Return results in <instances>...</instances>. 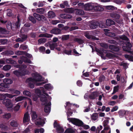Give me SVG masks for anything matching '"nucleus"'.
<instances>
[{
    "mask_svg": "<svg viewBox=\"0 0 133 133\" xmlns=\"http://www.w3.org/2000/svg\"><path fill=\"white\" fill-rule=\"evenodd\" d=\"M60 16L62 18L64 19H70L72 17L71 15L67 14H61Z\"/></svg>",
    "mask_w": 133,
    "mask_h": 133,
    "instance_id": "dca6fc26",
    "label": "nucleus"
},
{
    "mask_svg": "<svg viewBox=\"0 0 133 133\" xmlns=\"http://www.w3.org/2000/svg\"><path fill=\"white\" fill-rule=\"evenodd\" d=\"M105 8L109 10H113L115 9V7L112 6L108 5L106 6Z\"/></svg>",
    "mask_w": 133,
    "mask_h": 133,
    "instance_id": "09e8293b",
    "label": "nucleus"
},
{
    "mask_svg": "<svg viewBox=\"0 0 133 133\" xmlns=\"http://www.w3.org/2000/svg\"><path fill=\"white\" fill-rule=\"evenodd\" d=\"M48 16L49 18H52L55 17L56 15L54 12L50 11L48 12Z\"/></svg>",
    "mask_w": 133,
    "mask_h": 133,
    "instance_id": "4be33fe9",
    "label": "nucleus"
},
{
    "mask_svg": "<svg viewBox=\"0 0 133 133\" xmlns=\"http://www.w3.org/2000/svg\"><path fill=\"white\" fill-rule=\"evenodd\" d=\"M74 40L75 42H77L79 44H82L84 43V41L79 38H75Z\"/></svg>",
    "mask_w": 133,
    "mask_h": 133,
    "instance_id": "393cba45",
    "label": "nucleus"
},
{
    "mask_svg": "<svg viewBox=\"0 0 133 133\" xmlns=\"http://www.w3.org/2000/svg\"><path fill=\"white\" fill-rule=\"evenodd\" d=\"M0 127L2 129L4 130H7L8 128V127L7 126L2 124H1L0 125Z\"/></svg>",
    "mask_w": 133,
    "mask_h": 133,
    "instance_id": "4d7b16f0",
    "label": "nucleus"
},
{
    "mask_svg": "<svg viewBox=\"0 0 133 133\" xmlns=\"http://www.w3.org/2000/svg\"><path fill=\"white\" fill-rule=\"evenodd\" d=\"M74 132L75 131L72 129L68 128L65 130L64 133H74Z\"/></svg>",
    "mask_w": 133,
    "mask_h": 133,
    "instance_id": "c9c22d12",
    "label": "nucleus"
},
{
    "mask_svg": "<svg viewBox=\"0 0 133 133\" xmlns=\"http://www.w3.org/2000/svg\"><path fill=\"white\" fill-rule=\"evenodd\" d=\"M69 35H64L62 36L61 39L62 41L67 40L69 38Z\"/></svg>",
    "mask_w": 133,
    "mask_h": 133,
    "instance_id": "473e14b6",
    "label": "nucleus"
},
{
    "mask_svg": "<svg viewBox=\"0 0 133 133\" xmlns=\"http://www.w3.org/2000/svg\"><path fill=\"white\" fill-rule=\"evenodd\" d=\"M14 74L17 77L23 76L24 75V74L21 72H19L17 70H14L13 71Z\"/></svg>",
    "mask_w": 133,
    "mask_h": 133,
    "instance_id": "412c9836",
    "label": "nucleus"
},
{
    "mask_svg": "<svg viewBox=\"0 0 133 133\" xmlns=\"http://www.w3.org/2000/svg\"><path fill=\"white\" fill-rule=\"evenodd\" d=\"M65 12L70 14L74 12L73 9L72 8H68L65 9Z\"/></svg>",
    "mask_w": 133,
    "mask_h": 133,
    "instance_id": "7c9ffc66",
    "label": "nucleus"
},
{
    "mask_svg": "<svg viewBox=\"0 0 133 133\" xmlns=\"http://www.w3.org/2000/svg\"><path fill=\"white\" fill-rule=\"evenodd\" d=\"M14 66L17 68H19V69L20 70H22L23 69L26 68V66L25 65H21L19 64H15L14 65Z\"/></svg>",
    "mask_w": 133,
    "mask_h": 133,
    "instance_id": "5701e85b",
    "label": "nucleus"
},
{
    "mask_svg": "<svg viewBox=\"0 0 133 133\" xmlns=\"http://www.w3.org/2000/svg\"><path fill=\"white\" fill-rule=\"evenodd\" d=\"M46 41V39L44 38H41L38 40L39 43L41 44L42 43H44Z\"/></svg>",
    "mask_w": 133,
    "mask_h": 133,
    "instance_id": "5fc2aeb1",
    "label": "nucleus"
},
{
    "mask_svg": "<svg viewBox=\"0 0 133 133\" xmlns=\"http://www.w3.org/2000/svg\"><path fill=\"white\" fill-rule=\"evenodd\" d=\"M109 123V120H105L103 122V127L107 126L108 125V124Z\"/></svg>",
    "mask_w": 133,
    "mask_h": 133,
    "instance_id": "e2e57ef3",
    "label": "nucleus"
},
{
    "mask_svg": "<svg viewBox=\"0 0 133 133\" xmlns=\"http://www.w3.org/2000/svg\"><path fill=\"white\" fill-rule=\"evenodd\" d=\"M14 54V52L12 51H8L5 52V54L7 55H12Z\"/></svg>",
    "mask_w": 133,
    "mask_h": 133,
    "instance_id": "774afa93",
    "label": "nucleus"
},
{
    "mask_svg": "<svg viewBox=\"0 0 133 133\" xmlns=\"http://www.w3.org/2000/svg\"><path fill=\"white\" fill-rule=\"evenodd\" d=\"M48 45L51 50H53L57 46V43H52L51 42H48Z\"/></svg>",
    "mask_w": 133,
    "mask_h": 133,
    "instance_id": "9b49d317",
    "label": "nucleus"
},
{
    "mask_svg": "<svg viewBox=\"0 0 133 133\" xmlns=\"http://www.w3.org/2000/svg\"><path fill=\"white\" fill-rule=\"evenodd\" d=\"M35 92L37 94L38 97L40 96L42 94L41 90L38 89H36L35 90Z\"/></svg>",
    "mask_w": 133,
    "mask_h": 133,
    "instance_id": "8fccbe9b",
    "label": "nucleus"
},
{
    "mask_svg": "<svg viewBox=\"0 0 133 133\" xmlns=\"http://www.w3.org/2000/svg\"><path fill=\"white\" fill-rule=\"evenodd\" d=\"M3 103L8 108H11L12 107L11 101L9 99H4L3 101Z\"/></svg>",
    "mask_w": 133,
    "mask_h": 133,
    "instance_id": "6e6552de",
    "label": "nucleus"
},
{
    "mask_svg": "<svg viewBox=\"0 0 133 133\" xmlns=\"http://www.w3.org/2000/svg\"><path fill=\"white\" fill-rule=\"evenodd\" d=\"M72 105H73V104L69 102H66V105L65 106V107L66 108V107H68V109L69 108H70Z\"/></svg>",
    "mask_w": 133,
    "mask_h": 133,
    "instance_id": "338daca9",
    "label": "nucleus"
},
{
    "mask_svg": "<svg viewBox=\"0 0 133 133\" xmlns=\"http://www.w3.org/2000/svg\"><path fill=\"white\" fill-rule=\"evenodd\" d=\"M11 117V115L10 113H6L3 115L4 118L8 119Z\"/></svg>",
    "mask_w": 133,
    "mask_h": 133,
    "instance_id": "4c0bfd02",
    "label": "nucleus"
},
{
    "mask_svg": "<svg viewBox=\"0 0 133 133\" xmlns=\"http://www.w3.org/2000/svg\"><path fill=\"white\" fill-rule=\"evenodd\" d=\"M29 114L27 113H25L24 115L23 121L24 123H25L29 121Z\"/></svg>",
    "mask_w": 133,
    "mask_h": 133,
    "instance_id": "b1692460",
    "label": "nucleus"
},
{
    "mask_svg": "<svg viewBox=\"0 0 133 133\" xmlns=\"http://www.w3.org/2000/svg\"><path fill=\"white\" fill-rule=\"evenodd\" d=\"M103 8L101 6H100L98 5H95L94 10L95 11H103Z\"/></svg>",
    "mask_w": 133,
    "mask_h": 133,
    "instance_id": "a211bd4d",
    "label": "nucleus"
},
{
    "mask_svg": "<svg viewBox=\"0 0 133 133\" xmlns=\"http://www.w3.org/2000/svg\"><path fill=\"white\" fill-rule=\"evenodd\" d=\"M95 50L96 52L101 55H103V53L106 52V50L103 48H101L99 49L96 47L95 48Z\"/></svg>",
    "mask_w": 133,
    "mask_h": 133,
    "instance_id": "2eb2a0df",
    "label": "nucleus"
},
{
    "mask_svg": "<svg viewBox=\"0 0 133 133\" xmlns=\"http://www.w3.org/2000/svg\"><path fill=\"white\" fill-rule=\"evenodd\" d=\"M68 120L74 125L81 127L83 125V122L81 120L75 118H68Z\"/></svg>",
    "mask_w": 133,
    "mask_h": 133,
    "instance_id": "f257e3e1",
    "label": "nucleus"
},
{
    "mask_svg": "<svg viewBox=\"0 0 133 133\" xmlns=\"http://www.w3.org/2000/svg\"><path fill=\"white\" fill-rule=\"evenodd\" d=\"M6 62L8 63H10L11 64H15L16 62L14 60L12 59H7L6 60Z\"/></svg>",
    "mask_w": 133,
    "mask_h": 133,
    "instance_id": "37998d69",
    "label": "nucleus"
},
{
    "mask_svg": "<svg viewBox=\"0 0 133 133\" xmlns=\"http://www.w3.org/2000/svg\"><path fill=\"white\" fill-rule=\"evenodd\" d=\"M54 128H56V130L58 133H63L64 129L57 122V121H55L53 124Z\"/></svg>",
    "mask_w": 133,
    "mask_h": 133,
    "instance_id": "39448f33",
    "label": "nucleus"
},
{
    "mask_svg": "<svg viewBox=\"0 0 133 133\" xmlns=\"http://www.w3.org/2000/svg\"><path fill=\"white\" fill-rule=\"evenodd\" d=\"M120 38L123 40H125L128 41H129V39L125 35L121 36L120 37Z\"/></svg>",
    "mask_w": 133,
    "mask_h": 133,
    "instance_id": "de8ad7c7",
    "label": "nucleus"
},
{
    "mask_svg": "<svg viewBox=\"0 0 133 133\" xmlns=\"http://www.w3.org/2000/svg\"><path fill=\"white\" fill-rule=\"evenodd\" d=\"M106 24L107 26H110L112 25H115V23L112 20L108 19L106 21Z\"/></svg>",
    "mask_w": 133,
    "mask_h": 133,
    "instance_id": "ddd939ff",
    "label": "nucleus"
},
{
    "mask_svg": "<svg viewBox=\"0 0 133 133\" xmlns=\"http://www.w3.org/2000/svg\"><path fill=\"white\" fill-rule=\"evenodd\" d=\"M20 58L21 60H18V62L19 64H22L23 62L24 61V59L26 58L24 56H22L20 57Z\"/></svg>",
    "mask_w": 133,
    "mask_h": 133,
    "instance_id": "6e6d98bb",
    "label": "nucleus"
},
{
    "mask_svg": "<svg viewBox=\"0 0 133 133\" xmlns=\"http://www.w3.org/2000/svg\"><path fill=\"white\" fill-rule=\"evenodd\" d=\"M42 78V76L38 74H34V77L33 78H29L28 80L29 81L32 82H37L41 81Z\"/></svg>",
    "mask_w": 133,
    "mask_h": 133,
    "instance_id": "0eeeda50",
    "label": "nucleus"
},
{
    "mask_svg": "<svg viewBox=\"0 0 133 133\" xmlns=\"http://www.w3.org/2000/svg\"><path fill=\"white\" fill-rule=\"evenodd\" d=\"M90 3H88L84 5V9L85 10H88Z\"/></svg>",
    "mask_w": 133,
    "mask_h": 133,
    "instance_id": "bf43d9fd",
    "label": "nucleus"
},
{
    "mask_svg": "<svg viewBox=\"0 0 133 133\" xmlns=\"http://www.w3.org/2000/svg\"><path fill=\"white\" fill-rule=\"evenodd\" d=\"M10 125L13 127H16L18 126V124L16 121L12 120L10 122Z\"/></svg>",
    "mask_w": 133,
    "mask_h": 133,
    "instance_id": "cd10ccee",
    "label": "nucleus"
},
{
    "mask_svg": "<svg viewBox=\"0 0 133 133\" xmlns=\"http://www.w3.org/2000/svg\"><path fill=\"white\" fill-rule=\"evenodd\" d=\"M122 43H123L125 45V46H123L122 47L123 50L125 51L128 52L130 53L131 51L132 45L128 41H126L124 42L123 41L121 42Z\"/></svg>",
    "mask_w": 133,
    "mask_h": 133,
    "instance_id": "20e7f679",
    "label": "nucleus"
},
{
    "mask_svg": "<svg viewBox=\"0 0 133 133\" xmlns=\"http://www.w3.org/2000/svg\"><path fill=\"white\" fill-rule=\"evenodd\" d=\"M125 57L128 58L129 61L133 62V56L129 55H125Z\"/></svg>",
    "mask_w": 133,
    "mask_h": 133,
    "instance_id": "c03bdc74",
    "label": "nucleus"
},
{
    "mask_svg": "<svg viewBox=\"0 0 133 133\" xmlns=\"http://www.w3.org/2000/svg\"><path fill=\"white\" fill-rule=\"evenodd\" d=\"M37 116L36 114V112L35 111H33L32 114V119H35L37 117Z\"/></svg>",
    "mask_w": 133,
    "mask_h": 133,
    "instance_id": "680f3d73",
    "label": "nucleus"
},
{
    "mask_svg": "<svg viewBox=\"0 0 133 133\" xmlns=\"http://www.w3.org/2000/svg\"><path fill=\"white\" fill-rule=\"evenodd\" d=\"M26 98V97L23 96H19L16 98L15 100L16 102H18L25 99Z\"/></svg>",
    "mask_w": 133,
    "mask_h": 133,
    "instance_id": "bb28decb",
    "label": "nucleus"
},
{
    "mask_svg": "<svg viewBox=\"0 0 133 133\" xmlns=\"http://www.w3.org/2000/svg\"><path fill=\"white\" fill-rule=\"evenodd\" d=\"M61 30L58 28H54L50 31V33L51 34H58L61 33Z\"/></svg>",
    "mask_w": 133,
    "mask_h": 133,
    "instance_id": "f8f14e48",
    "label": "nucleus"
},
{
    "mask_svg": "<svg viewBox=\"0 0 133 133\" xmlns=\"http://www.w3.org/2000/svg\"><path fill=\"white\" fill-rule=\"evenodd\" d=\"M12 11L10 9H8L7 10L6 15L9 17L11 16L12 15Z\"/></svg>",
    "mask_w": 133,
    "mask_h": 133,
    "instance_id": "49530a36",
    "label": "nucleus"
},
{
    "mask_svg": "<svg viewBox=\"0 0 133 133\" xmlns=\"http://www.w3.org/2000/svg\"><path fill=\"white\" fill-rule=\"evenodd\" d=\"M118 114L120 118L123 117L126 114V111L123 110H120L118 112Z\"/></svg>",
    "mask_w": 133,
    "mask_h": 133,
    "instance_id": "f3484780",
    "label": "nucleus"
},
{
    "mask_svg": "<svg viewBox=\"0 0 133 133\" xmlns=\"http://www.w3.org/2000/svg\"><path fill=\"white\" fill-rule=\"evenodd\" d=\"M3 83H1L0 85L3 87L8 88H9V85L11 84L13 81L10 79L5 78L3 79Z\"/></svg>",
    "mask_w": 133,
    "mask_h": 133,
    "instance_id": "423d86ee",
    "label": "nucleus"
},
{
    "mask_svg": "<svg viewBox=\"0 0 133 133\" xmlns=\"http://www.w3.org/2000/svg\"><path fill=\"white\" fill-rule=\"evenodd\" d=\"M45 10L44 8H37L36 9L37 12L41 14H43L45 12Z\"/></svg>",
    "mask_w": 133,
    "mask_h": 133,
    "instance_id": "a878e982",
    "label": "nucleus"
},
{
    "mask_svg": "<svg viewBox=\"0 0 133 133\" xmlns=\"http://www.w3.org/2000/svg\"><path fill=\"white\" fill-rule=\"evenodd\" d=\"M17 17L18 18V21L16 23L15 25L16 26L17 28H18L20 25V24L19 23L20 19L18 17V16H17Z\"/></svg>",
    "mask_w": 133,
    "mask_h": 133,
    "instance_id": "69168bd1",
    "label": "nucleus"
},
{
    "mask_svg": "<svg viewBox=\"0 0 133 133\" xmlns=\"http://www.w3.org/2000/svg\"><path fill=\"white\" fill-rule=\"evenodd\" d=\"M45 2H44L39 1L38 4V7L43 6L45 4Z\"/></svg>",
    "mask_w": 133,
    "mask_h": 133,
    "instance_id": "864d4df0",
    "label": "nucleus"
},
{
    "mask_svg": "<svg viewBox=\"0 0 133 133\" xmlns=\"http://www.w3.org/2000/svg\"><path fill=\"white\" fill-rule=\"evenodd\" d=\"M105 79V76L104 75H102L99 77V81L100 83H104Z\"/></svg>",
    "mask_w": 133,
    "mask_h": 133,
    "instance_id": "e433bc0d",
    "label": "nucleus"
},
{
    "mask_svg": "<svg viewBox=\"0 0 133 133\" xmlns=\"http://www.w3.org/2000/svg\"><path fill=\"white\" fill-rule=\"evenodd\" d=\"M8 40L7 39H0V43L2 44H5L7 43Z\"/></svg>",
    "mask_w": 133,
    "mask_h": 133,
    "instance_id": "603ef678",
    "label": "nucleus"
},
{
    "mask_svg": "<svg viewBox=\"0 0 133 133\" xmlns=\"http://www.w3.org/2000/svg\"><path fill=\"white\" fill-rule=\"evenodd\" d=\"M73 112L70 108H69L68 109V111L67 112V118H69L70 116H71L73 114Z\"/></svg>",
    "mask_w": 133,
    "mask_h": 133,
    "instance_id": "2f4dec72",
    "label": "nucleus"
},
{
    "mask_svg": "<svg viewBox=\"0 0 133 133\" xmlns=\"http://www.w3.org/2000/svg\"><path fill=\"white\" fill-rule=\"evenodd\" d=\"M11 68V66L10 65H7L4 66L3 68L4 70L6 71L10 69Z\"/></svg>",
    "mask_w": 133,
    "mask_h": 133,
    "instance_id": "79ce46f5",
    "label": "nucleus"
},
{
    "mask_svg": "<svg viewBox=\"0 0 133 133\" xmlns=\"http://www.w3.org/2000/svg\"><path fill=\"white\" fill-rule=\"evenodd\" d=\"M98 96V94L96 92H93L89 96V98L91 99H94Z\"/></svg>",
    "mask_w": 133,
    "mask_h": 133,
    "instance_id": "6ab92c4d",
    "label": "nucleus"
},
{
    "mask_svg": "<svg viewBox=\"0 0 133 133\" xmlns=\"http://www.w3.org/2000/svg\"><path fill=\"white\" fill-rule=\"evenodd\" d=\"M101 25L100 24L99 22L96 21H92L90 22L89 26L91 29H95L97 28L98 25L102 28H106L105 25L103 24Z\"/></svg>",
    "mask_w": 133,
    "mask_h": 133,
    "instance_id": "7ed1b4c3",
    "label": "nucleus"
},
{
    "mask_svg": "<svg viewBox=\"0 0 133 133\" xmlns=\"http://www.w3.org/2000/svg\"><path fill=\"white\" fill-rule=\"evenodd\" d=\"M11 91L12 94H14L17 95H19L20 93V91L14 89H11Z\"/></svg>",
    "mask_w": 133,
    "mask_h": 133,
    "instance_id": "ea45409f",
    "label": "nucleus"
},
{
    "mask_svg": "<svg viewBox=\"0 0 133 133\" xmlns=\"http://www.w3.org/2000/svg\"><path fill=\"white\" fill-rule=\"evenodd\" d=\"M84 12L81 9H78L76 12V14L77 15H82L84 14Z\"/></svg>",
    "mask_w": 133,
    "mask_h": 133,
    "instance_id": "c756f323",
    "label": "nucleus"
},
{
    "mask_svg": "<svg viewBox=\"0 0 133 133\" xmlns=\"http://www.w3.org/2000/svg\"><path fill=\"white\" fill-rule=\"evenodd\" d=\"M44 87L46 89H51L53 88V87L49 83L45 84L44 86Z\"/></svg>",
    "mask_w": 133,
    "mask_h": 133,
    "instance_id": "a19ab883",
    "label": "nucleus"
},
{
    "mask_svg": "<svg viewBox=\"0 0 133 133\" xmlns=\"http://www.w3.org/2000/svg\"><path fill=\"white\" fill-rule=\"evenodd\" d=\"M33 15L35 18L38 20L39 21H41V15L34 13L33 14Z\"/></svg>",
    "mask_w": 133,
    "mask_h": 133,
    "instance_id": "f704fd0d",
    "label": "nucleus"
},
{
    "mask_svg": "<svg viewBox=\"0 0 133 133\" xmlns=\"http://www.w3.org/2000/svg\"><path fill=\"white\" fill-rule=\"evenodd\" d=\"M45 122L44 120L39 121L37 122V124L39 125H42L44 124Z\"/></svg>",
    "mask_w": 133,
    "mask_h": 133,
    "instance_id": "0e129e2a",
    "label": "nucleus"
},
{
    "mask_svg": "<svg viewBox=\"0 0 133 133\" xmlns=\"http://www.w3.org/2000/svg\"><path fill=\"white\" fill-rule=\"evenodd\" d=\"M98 118V115L97 113L93 114L91 116V119L94 121H95Z\"/></svg>",
    "mask_w": 133,
    "mask_h": 133,
    "instance_id": "c85d7f7f",
    "label": "nucleus"
},
{
    "mask_svg": "<svg viewBox=\"0 0 133 133\" xmlns=\"http://www.w3.org/2000/svg\"><path fill=\"white\" fill-rule=\"evenodd\" d=\"M42 92L44 94H42L39 97H40L41 101L42 102H44L45 103L44 104H45L48 103L47 98L50 99L51 98L47 93H46L45 91H43Z\"/></svg>",
    "mask_w": 133,
    "mask_h": 133,
    "instance_id": "f03ea898",
    "label": "nucleus"
},
{
    "mask_svg": "<svg viewBox=\"0 0 133 133\" xmlns=\"http://www.w3.org/2000/svg\"><path fill=\"white\" fill-rule=\"evenodd\" d=\"M23 94L24 95L28 96H31V94L30 92L28 91H24L23 92Z\"/></svg>",
    "mask_w": 133,
    "mask_h": 133,
    "instance_id": "3c124183",
    "label": "nucleus"
},
{
    "mask_svg": "<svg viewBox=\"0 0 133 133\" xmlns=\"http://www.w3.org/2000/svg\"><path fill=\"white\" fill-rule=\"evenodd\" d=\"M45 47L44 46H41L39 48V50L42 53L45 52Z\"/></svg>",
    "mask_w": 133,
    "mask_h": 133,
    "instance_id": "052dcab7",
    "label": "nucleus"
},
{
    "mask_svg": "<svg viewBox=\"0 0 133 133\" xmlns=\"http://www.w3.org/2000/svg\"><path fill=\"white\" fill-rule=\"evenodd\" d=\"M110 16L112 18H114L116 19H118L120 17V15L116 13H112L110 14Z\"/></svg>",
    "mask_w": 133,
    "mask_h": 133,
    "instance_id": "aec40b11",
    "label": "nucleus"
},
{
    "mask_svg": "<svg viewBox=\"0 0 133 133\" xmlns=\"http://www.w3.org/2000/svg\"><path fill=\"white\" fill-rule=\"evenodd\" d=\"M22 104V102L18 103L14 108V110L16 111H18L19 109Z\"/></svg>",
    "mask_w": 133,
    "mask_h": 133,
    "instance_id": "72a5a7b5",
    "label": "nucleus"
},
{
    "mask_svg": "<svg viewBox=\"0 0 133 133\" xmlns=\"http://www.w3.org/2000/svg\"><path fill=\"white\" fill-rule=\"evenodd\" d=\"M72 52V50H65L63 51V52L68 55H71Z\"/></svg>",
    "mask_w": 133,
    "mask_h": 133,
    "instance_id": "13d9d810",
    "label": "nucleus"
},
{
    "mask_svg": "<svg viewBox=\"0 0 133 133\" xmlns=\"http://www.w3.org/2000/svg\"><path fill=\"white\" fill-rule=\"evenodd\" d=\"M52 36V35L51 34H46L45 35L44 34H40L39 36V37H46L49 38L51 37Z\"/></svg>",
    "mask_w": 133,
    "mask_h": 133,
    "instance_id": "58836bf2",
    "label": "nucleus"
},
{
    "mask_svg": "<svg viewBox=\"0 0 133 133\" xmlns=\"http://www.w3.org/2000/svg\"><path fill=\"white\" fill-rule=\"evenodd\" d=\"M106 52H104L106 53L105 56L108 58L111 59L112 58L116 57V55L115 54L109 52H107V51L106 50Z\"/></svg>",
    "mask_w": 133,
    "mask_h": 133,
    "instance_id": "4468645a",
    "label": "nucleus"
},
{
    "mask_svg": "<svg viewBox=\"0 0 133 133\" xmlns=\"http://www.w3.org/2000/svg\"><path fill=\"white\" fill-rule=\"evenodd\" d=\"M51 102H49L48 103L44 104L45 105L44 108V111L46 113H49L51 110Z\"/></svg>",
    "mask_w": 133,
    "mask_h": 133,
    "instance_id": "1a4fd4ad",
    "label": "nucleus"
},
{
    "mask_svg": "<svg viewBox=\"0 0 133 133\" xmlns=\"http://www.w3.org/2000/svg\"><path fill=\"white\" fill-rule=\"evenodd\" d=\"M109 48L115 52H118L120 50L119 47L116 45H111L109 46Z\"/></svg>",
    "mask_w": 133,
    "mask_h": 133,
    "instance_id": "9d476101",
    "label": "nucleus"
},
{
    "mask_svg": "<svg viewBox=\"0 0 133 133\" xmlns=\"http://www.w3.org/2000/svg\"><path fill=\"white\" fill-rule=\"evenodd\" d=\"M29 19L33 23H35L36 22L35 19L32 16H30L29 17Z\"/></svg>",
    "mask_w": 133,
    "mask_h": 133,
    "instance_id": "a18cd8bd",
    "label": "nucleus"
}]
</instances>
